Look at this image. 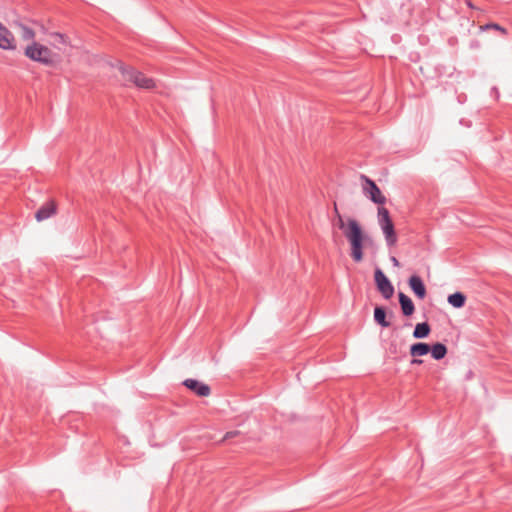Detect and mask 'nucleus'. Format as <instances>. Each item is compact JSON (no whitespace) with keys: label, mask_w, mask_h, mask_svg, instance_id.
<instances>
[{"label":"nucleus","mask_w":512,"mask_h":512,"mask_svg":"<svg viewBox=\"0 0 512 512\" xmlns=\"http://www.w3.org/2000/svg\"><path fill=\"white\" fill-rule=\"evenodd\" d=\"M343 231L344 236L351 244V256H363V247L368 239L355 219H348Z\"/></svg>","instance_id":"1"},{"label":"nucleus","mask_w":512,"mask_h":512,"mask_svg":"<svg viewBox=\"0 0 512 512\" xmlns=\"http://www.w3.org/2000/svg\"><path fill=\"white\" fill-rule=\"evenodd\" d=\"M120 71L125 81L132 82L139 88L152 89L155 87V82L152 78L145 76L142 72L132 67L121 65Z\"/></svg>","instance_id":"2"},{"label":"nucleus","mask_w":512,"mask_h":512,"mask_svg":"<svg viewBox=\"0 0 512 512\" xmlns=\"http://www.w3.org/2000/svg\"><path fill=\"white\" fill-rule=\"evenodd\" d=\"M378 222L385 235L386 242L389 246L397 242V235L394 223L390 217L388 209L383 206L378 207Z\"/></svg>","instance_id":"3"},{"label":"nucleus","mask_w":512,"mask_h":512,"mask_svg":"<svg viewBox=\"0 0 512 512\" xmlns=\"http://www.w3.org/2000/svg\"><path fill=\"white\" fill-rule=\"evenodd\" d=\"M25 55L31 60L42 64H49L52 62L51 51L46 46L37 42H33L31 45L26 47Z\"/></svg>","instance_id":"4"},{"label":"nucleus","mask_w":512,"mask_h":512,"mask_svg":"<svg viewBox=\"0 0 512 512\" xmlns=\"http://www.w3.org/2000/svg\"><path fill=\"white\" fill-rule=\"evenodd\" d=\"M364 182V194L375 204L383 205L386 203V197L382 194L376 183L365 175L361 176Z\"/></svg>","instance_id":"5"},{"label":"nucleus","mask_w":512,"mask_h":512,"mask_svg":"<svg viewBox=\"0 0 512 512\" xmlns=\"http://www.w3.org/2000/svg\"><path fill=\"white\" fill-rule=\"evenodd\" d=\"M374 279L377 289L385 299H390L394 294V287L383 271L379 268L375 269Z\"/></svg>","instance_id":"6"},{"label":"nucleus","mask_w":512,"mask_h":512,"mask_svg":"<svg viewBox=\"0 0 512 512\" xmlns=\"http://www.w3.org/2000/svg\"><path fill=\"white\" fill-rule=\"evenodd\" d=\"M57 212V204L54 200H49L44 203L35 213L37 221H44L54 216Z\"/></svg>","instance_id":"7"},{"label":"nucleus","mask_w":512,"mask_h":512,"mask_svg":"<svg viewBox=\"0 0 512 512\" xmlns=\"http://www.w3.org/2000/svg\"><path fill=\"white\" fill-rule=\"evenodd\" d=\"M183 384L200 397H208L211 393L210 387L207 384L195 379H186Z\"/></svg>","instance_id":"8"},{"label":"nucleus","mask_w":512,"mask_h":512,"mask_svg":"<svg viewBox=\"0 0 512 512\" xmlns=\"http://www.w3.org/2000/svg\"><path fill=\"white\" fill-rule=\"evenodd\" d=\"M0 47L2 49H14L15 39L13 34L0 23Z\"/></svg>","instance_id":"9"},{"label":"nucleus","mask_w":512,"mask_h":512,"mask_svg":"<svg viewBox=\"0 0 512 512\" xmlns=\"http://www.w3.org/2000/svg\"><path fill=\"white\" fill-rule=\"evenodd\" d=\"M409 286L417 297L420 299L425 298L426 288L419 276H411L409 279Z\"/></svg>","instance_id":"10"},{"label":"nucleus","mask_w":512,"mask_h":512,"mask_svg":"<svg viewBox=\"0 0 512 512\" xmlns=\"http://www.w3.org/2000/svg\"><path fill=\"white\" fill-rule=\"evenodd\" d=\"M399 302L405 316H411L414 313L415 308L412 300L402 292L399 293Z\"/></svg>","instance_id":"11"},{"label":"nucleus","mask_w":512,"mask_h":512,"mask_svg":"<svg viewBox=\"0 0 512 512\" xmlns=\"http://www.w3.org/2000/svg\"><path fill=\"white\" fill-rule=\"evenodd\" d=\"M430 352V345L423 342H418L410 347V355L412 357H421Z\"/></svg>","instance_id":"12"},{"label":"nucleus","mask_w":512,"mask_h":512,"mask_svg":"<svg viewBox=\"0 0 512 512\" xmlns=\"http://www.w3.org/2000/svg\"><path fill=\"white\" fill-rule=\"evenodd\" d=\"M430 325L426 322L418 323L413 331V337L416 339L426 338L430 334Z\"/></svg>","instance_id":"13"},{"label":"nucleus","mask_w":512,"mask_h":512,"mask_svg":"<svg viewBox=\"0 0 512 512\" xmlns=\"http://www.w3.org/2000/svg\"><path fill=\"white\" fill-rule=\"evenodd\" d=\"M431 355L435 360L443 359L447 354V348L442 343H435L430 347Z\"/></svg>","instance_id":"14"},{"label":"nucleus","mask_w":512,"mask_h":512,"mask_svg":"<svg viewBox=\"0 0 512 512\" xmlns=\"http://www.w3.org/2000/svg\"><path fill=\"white\" fill-rule=\"evenodd\" d=\"M387 315L382 307H376L374 309V320L382 327H389L390 322L386 319Z\"/></svg>","instance_id":"15"},{"label":"nucleus","mask_w":512,"mask_h":512,"mask_svg":"<svg viewBox=\"0 0 512 512\" xmlns=\"http://www.w3.org/2000/svg\"><path fill=\"white\" fill-rule=\"evenodd\" d=\"M466 297L460 292H456L448 296V303L455 308H461L464 306Z\"/></svg>","instance_id":"16"},{"label":"nucleus","mask_w":512,"mask_h":512,"mask_svg":"<svg viewBox=\"0 0 512 512\" xmlns=\"http://www.w3.org/2000/svg\"><path fill=\"white\" fill-rule=\"evenodd\" d=\"M479 30L481 32L488 31V30H495V31H498L503 36H506L508 34V31L505 27H503L497 23H493V22L487 23L484 25H480Z\"/></svg>","instance_id":"17"},{"label":"nucleus","mask_w":512,"mask_h":512,"mask_svg":"<svg viewBox=\"0 0 512 512\" xmlns=\"http://www.w3.org/2000/svg\"><path fill=\"white\" fill-rule=\"evenodd\" d=\"M22 37L25 40H32L35 37V33L31 28L22 26Z\"/></svg>","instance_id":"18"},{"label":"nucleus","mask_w":512,"mask_h":512,"mask_svg":"<svg viewBox=\"0 0 512 512\" xmlns=\"http://www.w3.org/2000/svg\"><path fill=\"white\" fill-rule=\"evenodd\" d=\"M334 213H335V215H336V217L338 219V227L340 229H344L345 221H344L343 217L341 216V214L339 213V210L337 208V204L336 203H334Z\"/></svg>","instance_id":"19"},{"label":"nucleus","mask_w":512,"mask_h":512,"mask_svg":"<svg viewBox=\"0 0 512 512\" xmlns=\"http://www.w3.org/2000/svg\"><path fill=\"white\" fill-rule=\"evenodd\" d=\"M465 3L470 9H476V6L472 3L471 0H465Z\"/></svg>","instance_id":"20"},{"label":"nucleus","mask_w":512,"mask_h":512,"mask_svg":"<svg viewBox=\"0 0 512 512\" xmlns=\"http://www.w3.org/2000/svg\"><path fill=\"white\" fill-rule=\"evenodd\" d=\"M412 363H413V364H421V363H422V360H419V359H413V360H412Z\"/></svg>","instance_id":"21"},{"label":"nucleus","mask_w":512,"mask_h":512,"mask_svg":"<svg viewBox=\"0 0 512 512\" xmlns=\"http://www.w3.org/2000/svg\"><path fill=\"white\" fill-rule=\"evenodd\" d=\"M57 36L62 40L64 41V36L62 34H57Z\"/></svg>","instance_id":"22"},{"label":"nucleus","mask_w":512,"mask_h":512,"mask_svg":"<svg viewBox=\"0 0 512 512\" xmlns=\"http://www.w3.org/2000/svg\"><path fill=\"white\" fill-rule=\"evenodd\" d=\"M393 259H394V263H395V265H398V261H397V259H396V258H393Z\"/></svg>","instance_id":"23"}]
</instances>
